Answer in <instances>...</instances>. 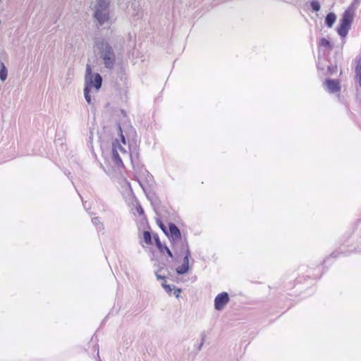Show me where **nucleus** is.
I'll use <instances>...</instances> for the list:
<instances>
[{"label": "nucleus", "mask_w": 361, "mask_h": 361, "mask_svg": "<svg viewBox=\"0 0 361 361\" xmlns=\"http://www.w3.org/2000/svg\"><path fill=\"white\" fill-rule=\"evenodd\" d=\"M99 59L108 70H113L116 64L117 57L111 44L105 39H97L94 42Z\"/></svg>", "instance_id": "1"}, {"label": "nucleus", "mask_w": 361, "mask_h": 361, "mask_svg": "<svg viewBox=\"0 0 361 361\" xmlns=\"http://www.w3.org/2000/svg\"><path fill=\"white\" fill-rule=\"evenodd\" d=\"M93 18L98 27L110 26V0H97L94 6Z\"/></svg>", "instance_id": "2"}, {"label": "nucleus", "mask_w": 361, "mask_h": 361, "mask_svg": "<svg viewBox=\"0 0 361 361\" xmlns=\"http://www.w3.org/2000/svg\"><path fill=\"white\" fill-rule=\"evenodd\" d=\"M361 0H353L350 6H349L342 14L339 24L336 28L338 35L345 38L350 29L354 18V11L358 8Z\"/></svg>", "instance_id": "3"}, {"label": "nucleus", "mask_w": 361, "mask_h": 361, "mask_svg": "<svg viewBox=\"0 0 361 361\" xmlns=\"http://www.w3.org/2000/svg\"><path fill=\"white\" fill-rule=\"evenodd\" d=\"M166 235L169 238L172 249L174 252H177L179 247L188 243L186 238L181 235V233L178 226L173 223H169Z\"/></svg>", "instance_id": "4"}, {"label": "nucleus", "mask_w": 361, "mask_h": 361, "mask_svg": "<svg viewBox=\"0 0 361 361\" xmlns=\"http://www.w3.org/2000/svg\"><path fill=\"white\" fill-rule=\"evenodd\" d=\"M135 178L143 191L147 194V190L153 183V176L143 166L135 169Z\"/></svg>", "instance_id": "5"}, {"label": "nucleus", "mask_w": 361, "mask_h": 361, "mask_svg": "<svg viewBox=\"0 0 361 361\" xmlns=\"http://www.w3.org/2000/svg\"><path fill=\"white\" fill-rule=\"evenodd\" d=\"M175 254L178 256H180L182 255H184L182 265L178 267L176 269V273L178 275H183L187 274L190 270L189 259L191 255L188 243H185V245L179 247L178 252H175Z\"/></svg>", "instance_id": "6"}, {"label": "nucleus", "mask_w": 361, "mask_h": 361, "mask_svg": "<svg viewBox=\"0 0 361 361\" xmlns=\"http://www.w3.org/2000/svg\"><path fill=\"white\" fill-rule=\"evenodd\" d=\"M85 85H87L90 89L94 87L97 90H99L102 85V76L99 73H95L93 75L91 66L89 64L86 66Z\"/></svg>", "instance_id": "7"}, {"label": "nucleus", "mask_w": 361, "mask_h": 361, "mask_svg": "<svg viewBox=\"0 0 361 361\" xmlns=\"http://www.w3.org/2000/svg\"><path fill=\"white\" fill-rule=\"evenodd\" d=\"M229 300V295L227 292L218 294L214 298V308L216 310H221L228 304Z\"/></svg>", "instance_id": "8"}, {"label": "nucleus", "mask_w": 361, "mask_h": 361, "mask_svg": "<svg viewBox=\"0 0 361 361\" xmlns=\"http://www.w3.org/2000/svg\"><path fill=\"white\" fill-rule=\"evenodd\" d=\"M325 85L330 93H336L341 90L340 82L338 80L327 79L325 81Z\"/></svg>", "instance_id": "9"}, {"label": "nucleus", "mask_w": 361, "mask_h": 361, "mask_svg": "<svg viewBox=\"0 0 361 361\" xmlns=\"http://www.w3.org/2000/svg\"><path fill=\"white\" fill-rule=\"evenodd\" d=\"M154 239L155 245L157 247V248L159 249V252L161 253H163L164 252H166L169 257H171V259H173L174 256H173V254L172 253V252L171 251V250L166 245H162L161 242L159 240V236L157 234L154 235Z\"/></svg>", "instance_id": "10"}, {"label": "nucleus", "mask_w": 361, "mask_h": 361, "mask_svg": "<svg viewBox=\"0 0 361 361\" xmlns=\"http://www.w3.org/2000/svg\"><path fill=\"white\" fill-rule=\"evenodd\" d=\"M112 159L113 161L118 166H123V164L121 160V158L120 157L118 152L116 148V144L113 143V147H112Z\"/></svg>", "instance_id": "11"}, {"label": "nucleus", "mask_w": 361, "mask_h": 361, "mask_svg": "<svg viewBox=\"0 0 361 361\" xmlns=\"http://www.w3.org/2000/svg\"><path fill=\"white\" fill-rule=\"evenodd\" d=\"M336 20V15L334 13H329L325 18L324 23L325 25L331 28L334 25Z\"/></svg>", "instance_id": "12"}, {"label": "nucleus", "mask_w": 361, "mask_h": 361, "mask_svg": "<svg viewBox=\"0 0 361 361\" xmlns=\"http://www.w3.org/2000/svg\"><path fill=\"white\" fill-rule=\"evenodd\" d=\"M318 47L321 48H324L328 51H331L333 49V46L329 40L326 38H321L318 42Z\"/></svg>", "instance_id": "13"}, {"label": "nucleus", "mask_w": 361, "mask_h": 361, "mask_svg": "<svg viewBox=\"0 0 361 361\" xmlns=\"http://www.w3.org/2000/svg\"><path fill=\"white\" fill-rule=\"evenodd\" d=\"M8 76V71L6 67L5 66L3 62L1 63V68H0V80L1 81H5Z\"/></svg>", "instance_id": "14"}, {"label": "nucleus", "mask_w": 361, "mask_h": 361, "mask_svg": "<svg viewBox=\"0 0 361 361\" xmlns=\"http://www.w3.org/2000/svg\"><path fill=\"white\" fill-rule=\"evenodd\" d=\"M92 222L98 231H103L104 229V224L101 222L99 217L92 218Z\"/></svg>", "instance_id": "15"}, {"label": "nucleus", "mask_w": 361, "mask_h": 361, "mask_svg": "<svg viewBox=\"0 0 361 361\" xmlns=\"http://www.w3.org/2000/svg\"><path fill=\"white\" fill-rule=\"evenodd\" d=\"M143 238L144 241L147 245H152V235L149 231H145L143 233Z\"/></svg>", "instance_id": "16"}, {"label": "nucleus", "mask_w": 361, "mask_h": 361, "mask_svg": "<svg viewBox=\"0 0 361 361\" xmlns=\"http://www.w3.org/2000/svg\"><path fill=\"white\" fill-rule=\"evenodd\" d=\"M310 5L311 8L312 9V11H314L315 12L319 11L320 10V8H321L320 3L317 0H312V1H311L310 3Z\"/></svg>", "instance_id": "17"}, {"label": "nucleus", "mask_w": 361, "mask_h": 361, "mask_svg": "<svg viewBox=\"0 0 361 361\" xmlns=\"http://www.w3.org/2000/svg\"><path fill=\"white\" fill-rule=\"evenodd\" d=\"M90 89L89 88L88 85H85V87L84 88V96H85L86 102L89 104H90L92 102L91 96L90 94Z\"/></svg>", "instance_id": "18"}, {"label": "nucleus", "mask_w": 361, "mask_h": 361, "mask_svg": "<svg viewBox=\"0 0 361 361\" xmlns=\"http://www.w3.org/2000/svg\"><path fill=\"white\" fill-rule=\"evenodd\" d=\"M161 286L164 288V289L165 290V291L169 294V295H172V291L173 290V286H170V285H168L166 283V282H163L161 283Z\"/></svg>", "instance_id": "19"}, {"label": "nucleus", "mask_w": 361, "mask_h": 361, "mask_svg": "<svg viewBox=\"0 0 361 361\" xmlns=\"http://www.w3.org/2000/svg\"><path fill=\"white\" fill-rule=\"evenodd\" d=\"M355 73L356 78L358 81L360 86L361 87V63L357 66Z\"/></svg>", "instance_id": "20"}, {"label": "nucleus", "mask_w": 361, "mask_h": 361, "mask_svg": "<svg viewBox=\"0 0 361 361\" xmlns=\"http://www.w3.org/2000/svg\"><path fill=\"white\" fill-rule=\"evenodd\" d=\"M181 293V289L176 288L175 286H173V294L176 298H178L180 296V293Z\"/></svg>", "instance_id": "21"}, {"label": "nucleus", "mask_w": 361, "mask_h": 361, "mask_svg": "<svg viewBox=\"0 0 361 361\" xmlns=\"http://www.w3.org/2000/svg\"><path fill=\"white\" fill-rule=\"evenodd\" d=\"M114 143L116 144V147H118V149L121 152H126V150L121 146V145L118 143V140H116Z\"/></svg>", "instance_id": "22"}, {"label": "nucleus", "mask_w": 361, "mask_h": 361, "mask_svg": "<svg viewBox=\"0 0 361 361\" xmlns=\"http://www.w3.org/2000/svg\"><path fill=\"white\" fill-rule=\"evenodd\" d=\"M155 275H156L157 280H159V279L165 280V279H166V277L164 276H161V275L159 274L157 271L155 273Z\"/></svg>", "instance_id": "23"}, {"label": "nucleus", "mask_w": 361, "mask_h": 361, "mask_svg": "<svg viewBox=\"0 0 361 361\" xmlns=\"http://www.w3.org/2000/svg\"><path fill=\"white\" fill-rule=\"evenodd\" d=\"M119 127V130L121 131V140L123 142V144H126V139H125V137L124 135L122 134V130H121V128L120 126H118Z\"/></svg>", "instance_id": "24"}, {"label": "nucleus", "mask_w": 361, "mask_h": 361, "mask_svg": "<svg viewBox=\"0 0 361 361\" xmlns=\"http://www.w3.org/2000/svg\"><path fill=\"white\" fill-rule=\"evenodd\" d=\"M204 338H202V341H201V343L198 345V346H197V350H198V351L201 350L202 347V345H203V344H204Z\"/></svg>", "instance_id": "25"}, {"label": "nucleus", "mask_w": 361, "mask_h": 361, "mask_svg": "<svg viewBox=\"0 0 361 361\" xmlns=\"http://www.w3.org/2000/svg\"><path fill=\"white\" fill-rule=\"evenodd\" d=\"M159 226L164 233L165 232H167L168 228H166L163 224H161Z\"/></svg>", "instance_id": "26"}, {"label": "nucleus", "mask_w": 361, "mask_h": 361, "mask_svg": "<svg viewBox=\"0 0 361 361\" xmlns=\"http://www.w3.org/2000/svg\"><path fill=\"white\" fill-rule=\"evenodd\" d=\"M137 210L140 214H142L144 213V210L140 206L137 209Z\"/></svg>", "instance_id": "27"}, {"label": "nucleus", "mask_w": 361, "mask_h": 361, "mask_svg": "<svg viewBox=\"0 0 361 361\" xmlns=\"http://www.w3.org/2000/svg\"><path fill=\"white\" fill-rule=\"evenodd\" d=\"M339 255V252H334L331 253V256L330 257H338V255Z\"/></svg>", "instance_id": "28"}]
</instances>
